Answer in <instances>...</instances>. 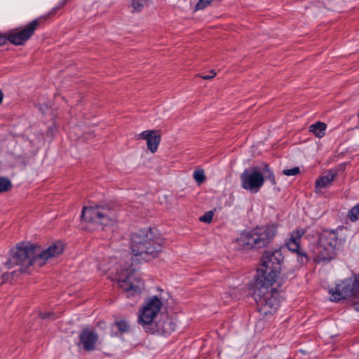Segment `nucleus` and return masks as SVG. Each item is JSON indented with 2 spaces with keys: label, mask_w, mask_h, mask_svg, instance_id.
I'll use <instances>...</instances> for the list:
<instances>
[{
  "label": "nucleus",
  "mask_w": 359,
  "mask_h": 359,
  "mask_svg": "<svg viewBox=\"0 0 359 359\" xmlns=\"http://www.w3.org/2000/svg\"><path fill=\"white\" fill-rule=\"evenodd\" d=\"M63 250V244L60 241L52 243L43 250L34 244L22 243L11 250L10 257L4 263V267L11 269L13 266H19L20 272H26L30 266H43L49 259L60 255Z\"/></svg>",
  "instance_id": "obj_1"
},
{
  "label": "nucleus",
  "mask_w": 359,
  "mask_h": 359,
  "mask_svg": "<svg viewBox=\"0 0 359 359\" xmlns=\"http://www.w3.org/2000/svg\"><path fill=\"white\" fill-rule=\"evenodd\" d=\"M130 249L133 255L148 261L158 255L162 246L150 229H140L131 235Z\"/></svg>",
  "instance_id": "obj_2"
},
{
  "label": "nucleus",
  "mask_w": 359,
  "mask_h": 359,
  "mask_svg": "<svg viewBox=\"0 0 359 359\" xmlns=\"http://www.w3.org/2000/svg\"><path fill=\"white\" fill-rule=\"evenodd\" d=\"M276 231L275 224L258 226L243 232L236 241L240 246L246 250L265 248L273 241Z\"/></svg>",
  "instance_id": "obj_3"
},
{
  "label": "nucleus",
  "mask_w": 359,
  "mask_h": 359,
  "mask_svg": "<svg viewBox=\"0 0 359 359\" xmlns=\"http://www.w3.org/2000/svg\"><path fill=\"white\" fill-rule=\"evenodd\" d=\"M272 285L256 281L253 297L259 312L263 316L273 314L280 306L278 292Z\"/></svg>",
  "instance_id": "obj_4"
},
{
  "label": "nucleus",
  "mask_w": 359,
  "mask_h": 359,
  "mask_svg": "<svg viewBox=\"0 0 359 359\" xmlns=\"http://www.w3.org/2000/svg\"><path fill=\"white\" fill-rule=\"evenodd\" d=\"M283 262V256L280 250L265 252L257 271L256 281L273 284L280 273Z\"/></svg>",
  "instance_id": "obj_5"
},
{
  "label": "nucleus",
  "mask_w": 359,
  "mask_h": 359,
  "mask_svg": "<svg viewBox=\"0 0 359 359\" xmlns=\"http://www.w3.org/2000/svg\"><path fill=\"white\" fill-rule=\"evenodd\" d=\"M81 217L86 222L97 226H107L114 224L118 219V215L114 209L109 205H96L84 207Z\"/></svg>",
  "instance_id": "obj_6"
},
{
  "label": "nucleus",
  "mask_w": 359,
  "mask_h": 359,
  "mask_svg": "<svg viewBox=\"0 0 359 359\" xmlns=\"http://www.w3.org/2000/svg\"><path fill=\"white\" fill-rule=\"evenodd\" d=\"M339 231L341 229L323 230L320 233L317 249L320 259H331L335 250L344 243V238L339 237Z\"/></svg>",
  "instance_id": "obj_7"
},
{
  "label": "nucleus",
  "mask_w": 359,
  "mask_h": 359,
  "mask_svg": "<svg viewBox=\"0 0 359 359\" xmlns=\"http://www.w3.org/2000/svg\"><path fill=\"white\" fill-rule=\"evenodd\" d=\"M162 302L156 296L145 301L144 306L139 311L138 322L142 326L150 325L162 307Z\"/></svg>",
  "instance_id": "obj_8"
},
{
  "label": "nucleus",
  "mask_w": 359,
  "mask_h": 359,
  "mask_svg": "<svg viewBox=\"0 0 359 359\" xmlns=\"http://www.w3.org/2000/svg\"><path fill=\"white\" fill-rule=\"evenodd\" d=\"M241 187L247 191L257 193L264 183V175L257 168L246 169L241 175Z\"/></svg>",
  "instance_id": "obj_9"
},
{
  "label": "nucleus",
  "mask_w": 359,
  "mask_h": 359,
  "mask_svg": "<svg viewBox=\"0 0 359 359\" xmlns=\"http://www.w3.org/2000/svg\"><path fill=\"white\" fill-rule=\"evenodd\" d=\"M41 21V18L35 19L21 30L16 29L8 32L6 34L7 41L15 46L23 45L34 34Z\"/></svg>",
  "instance_id": "obj_10"
},
{
  "label": "nucleus",
  "mask_w": 359,
  "mask_h": 359,
  "mask_svg": "<svg viewBox=\"0 0 359 359\" xmlns=\"http://www.w3.org/2000/svg\"><path fill=\"white\" fill-rule=\"evenodd\" d=\"M119 287L126 292L140 294L143 289V283L137 276L133 269H127L126 273H122L118 280Z\"/></svg>",
  "instance_id": "obj_11"
},
{
  "label": "nucleus",
  "mask_w": 359,
  "mask_h": 359,
  "mask_svg": "<svg viewBox=\"0 0 359 359\" xmlns=\"http://www.w3.org/2000/svg\"><path fill=\"white\" fill-rule=\"evenodd\" d=\"M358 283L352 279H346L337 284L334 288L330 289V299L332 302H339L343 299L352 297L355 294Z\"/></svg>",
  "instance_id": "obj_12"
},
{
  "label": "nucleus",
  "mask_w": 359,
  "mask_h": 359,
  "mask_svg": "<svg viewBox=\"0 0 359 359\" xmlns=\"http://www.w3.org/2000/svg\"><path fill=\"white\" fill-rule=\"evenodd\" d=\"M304 233V231L303 229H297L292 232L290 238L286 243L287 249L297 254V260L301 264H304L308 261L306 254L304 252H302L299 247V242Z\"/></svg>",
  "instance_id": "obj_13"
},
{
  "label": "nucleus",
  "mask_w": 359,
  "mask_h": 359,
  "mask_svg": "<svg viewBox=\"0 0 359 359\" xmlns=\"http://www.w3.org/2000/svg\"><path fill=\"white\" fill-rule=\"evenodd\" d=\"M97 340V334L89 328L85 327L79 334L78 346H82V348L86 351H92L95 349Z\"/></svg>",
  "instance_id": "obj_14"
},
{
  "label": "nucleus",
  "mask_w": 359,
  "mask_h": 359,
  "mask_svg": "<svg viewBox=\"0 0 359 359\" xmlns=\"http://www.w3.org/2000/svg\"><path fill=\"white\" fill-rule=\"evenodd\" d=\"M137 138L145 140L148 149L153 154L157 151L161 142V134L155 130H144L137 135Z\"/></svg>",
  "instance_id": "obj_15"
},
{
  "label": "nucleus",
  "mask_w": 359,
  "mask_h": 359,
  "mask_svg": "<svg viewBox=\"0 0 359 359\" xmlns=\"http://www.w3.org/2000/svg\"><path fill=\"white\" fill-rule=\"evenodd\" d=\"M337 172L334 170H329L326 175L320 177L316 181V191L320 193L322 189L330 187L334 181Z\"/></svg>",
  "instance_id": "obj_16"
},
{
  "label": "nucleus",
  "mask_w": 359,
  "mask_h": 359,
  "mask_svg": "<svg viewBox=\"0 0 359 359\" xmlns=\"http://www.w3.org/2000/svg\"><path fill=\"white\" fill-rule=\"evenodd\" d=\"M326 128L325 123L318 121L309 126V131L320 138L325 135Z\"/></svg>",
  "instance_id": "obj_17"
},
{
  "label": "nucleus",
  "mask_w": 359,
  "mask_h": 359,
  "mask_svg": "<svg viewBox=\"0 0 359 359\" xmlns=\"http://www.w3.org/2000/svg\"><path fill=\"white\" fill-rule=\"evenodd\" d=\"M158 330L161 331L164 334H170L175 330V324L170 319H166L163 321L162 324H159Z\"/></svg>",
  "instance_id": "obj_18"
},
{
  "label": "nucleus",
  "mask_w": 359,
  "mask_h": 359,
  "mask_svg": "<svg viewBox=\"0 0 359 359\" xmlns=\"http://www.w3.org/2000/svg\"><path fill=\"white\" fill-rule=\"evenodd\" d=\"M148 0H131L130 6L133 12H140L147 5Z\"/></svg>",
  "instance_id": "obj_19"
},
{
  "label": "nucleus",
  "mask_w": 359,
  "mask_h": 359,
  "mask_svg": "<svg viewBox=\"0 0 359 359\" xmlns=\"http://www.w3.org/2000/svg\"><path fill=\"white\" fill-rule=\"evenodd\" d=\"M12 188V183L6 177H0V193L6 192Z\"/></svg>",
  "instance_id": "obj_20"
},
{
  "label": "nucleus",
  "mask_w": 359,
  "mask_h": 359,
  "mask_svg": "<svg viewBox=\"0 0 359 359\" xmlns=\"http://www.w3.org/2000/svg\"><path fill=\"white\" fill-rule=\"evenodd\" d=\"M264 180H268L273 185L276 184L275 175L268 165H265L263 169Z\"/></svg>",
  "instance_id": "obj_21"
},
{
  "label": "nucleus",
  "mask_w": 359,
  "mask_h": 359,
  "mask_svg": "<svg viewBox=\"0 0 359 359\" xmlns=\"http://www.w3.org/2000/svg\"><path fill=\"white\" fill-rule=\"evenodd\" d=\"M348 216L351 222H355L359 219V203L349 210Z\"/></svg>",
  "instance_id": "obj_22"
},
{
  "label": "nucleus",
  "mask_w": 359,
  "mask_h": 359,
  "mask_svg": "<svg viewBox=\"0 0 359 359\" xmlns=\"http://www.w3.org/2000/svg\"><path fill=\"white\" fill-rule=\"evenodd\" d=\"M193 176H194V179L198 184H201V183H203L205 180V173H204L203 170H196L194 172Z\"/></svg>",
  "instance_id": "obj_23"
},
{
  "label": "nucleus",
  "mask_w": 359,
  "mask_h": 359,
  "mask_svg": "<svg viewBox=\"0 0 359 359\" xmlns=\"http://www.w3.org/2000/svg\"><path fill=\"white\" fill-rule=\"evenodd\" d=\"M118 330L121 332H127L129 331V325L125 320H119L115 323Z\"/></svg>",
  "instance_id": "obj_24"
},
{
  "label": "nucleus",
  "mask_w": 359,
  "mask_h": 359,
  "mask_svg": "<svg viewBox=\"0 0 359 359\" xmlns=\"http://www.w3.org/2000/svg\"><path fill=\"white\" fill-rule=\"evenodd\" d=\"M212 0H198L196 4L195 11L203 10L210 4Z\"/></svg>",
  "instance_id": "obj_25"
},
{
  "label": "nucleus",
  "mask_w": 359,
  "mask_h": 359,
  "mask_svg": "<svg viewBox=\"0 0 359 359\" xmlns=\"http://www.w3.org/2000/svg\"><path fill=\"white\" fill-rule=\"evenodd\" d=\"M214 213L212 211L206 212L200 217V221L205 223H210L212 220Z\"/></svg>",
  "instance_id": "obj_26"
},
{
  "label": "nucleus",
  "mask_w": 359,
  "mask_h": 359,
  "mask_svg": "<svg viewBox=\"0 0 359 359\" xmlns=\"http://www.w3.org/2000/svg\"><path fill=\"white\" fill-rule=\"evenodd\" d=\"M300 170L298 167H294L291 169H285L283 170V174L287 176H294L299 173Z\"/></svg>",
  "instance_id": "obj_27"
},
{
  "label": "nucleus",
  "mask_w": 359,
  "mask_h": 359,
  "mask_svg": "<svg viewBox=\"0 0 359 359\" xmlns=\"http://www.w3.org/2000/svg\"><path fill=\"white\" fill-rule=\"evenodd\" d=\"M216 76V73L214 70H211L208 74H201L200 77L205 80H209L213 79Z\"/></svg>",
  "instance_id": "obj_28"
},
{
  "label": "nucleus",
  "mask_w": 359,
  "mask_h": 359,
  "mask_svg": "<svg viewBox=\"0 0 359 359\" xmlns=\"http://www.w3.org/2000/svg\"><path fill=\"white\" fill-rule=\"evenodd\" d=\"M65 5V2L59 4L57 6H55L49 13L50 15H53L56 13L57 11L60 10Z\"/></svg>",
  "instance_id": "obj_29"
},
{
  "label": "nucleus",
  "mask_w": 359,
  "mask_h": 359,
  "mask_svg": "<svg viewBox=\"0 0 359 359\" xmlns=\"http://www.w3.org/2000/svg\"><path fill=\"white\" fill-rule=\"evenodd\" d=\"M7 41L6 34H0V46H3Z\"/></svg>",
  "instance_id": "obj_30"
},
{
  "label": "nucleus",
  "mask_w": 359,
  "mask_h": 359,
  "mask_svg": "<svg viewBox=\"0 0 359 359\" xmlns=\"http://www.w3.org/2000/svg\"><path fill=\"white\" fill-rule=\"evenodd\" d=\"M51 313H40L39 316L41 318L46 319L50 317Z\"/></svg>",
  "instance_id": "obj_31"
},
{
  "label": "nucleus",
  "mask_w": 359,
  "mask_h": 359,
  "mask_svg": "<svg viewBox=\"0 0 359 359\" xmlns=\"http://www.w3.org/2000/svg\"><path fill=\"white\" fill-rule=\"evenodd\" d=\"M354 306L356 311H359V302L354 304Z\"/></svg>",
  "instance_id": "obj_32"
},
{
  "label": "nucleus",
  "mask_w": 359,
  "mask_h": 359,
  "mask_svg": "<svg viewBox=\"0 0 359 359\" xmlns=\"http://www.w3.org/2000/svg\"><path fill=\"white\" fill-rule=\"evenodd\" d=\"M16 272H17V271H12L11 273H16Z\"/></svg>",
  "instance_id": "obj_33"
}]
</instances>
